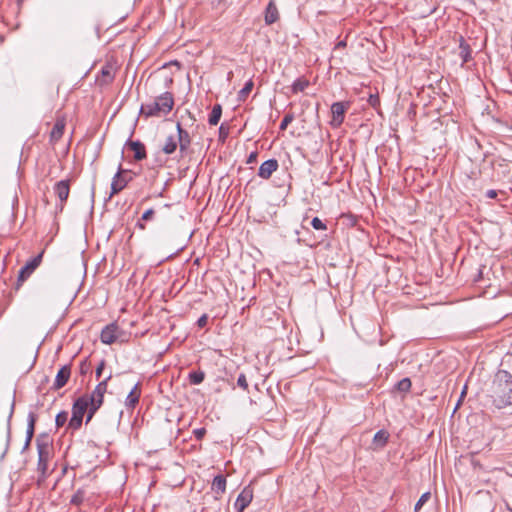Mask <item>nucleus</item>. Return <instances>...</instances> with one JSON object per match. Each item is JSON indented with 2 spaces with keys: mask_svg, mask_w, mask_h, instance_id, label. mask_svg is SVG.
Returning a JSON list of instances; mask_svg holds the SVG:
<instances>
[{
  "mask_svg": "<svg viewBox=\"0 0 512 512\" xmlns=\"http://www.w3.org/2000/svg\"><path fill=\"white\" fill-rule=\"evenodd\" d=\"M411 380L410 378H403L400 381H398L395 385V389L399 392L407 393L411 389Z\"/></svg>",
  "mask_w": 512,
  "mask_h": 512,
  "instance_id": "obj_29",
  "label": "nucleus"
},
{
  "mask_svg": "<svg viewBox=\"0 0 512 512\" xmlns=\"http://www.w3.org/2000/svg\"><path fill=\"white\" fill-rule=\"evenodd\" d=\"M38 463L37 470L45 475L48 469V461L50 457V445L47 438H37Z\"/></svg>",
  "mask_w": 512,
  "mask_h": 512,
  "instance_id": "obj_4",
  "label": "nucleus"
},
{
  "mask_svg": "<svg viewBox=\"0 0 512 512\" xmlns=\"http://www.w3.org/2000/svg\"><path fill=\"white\" fill-rule=\"evenodd\" d=\"M14 401L12 402L11 404V408H10V412H9V416H8V424H7V436H6V442H5V445H4V450L2 451L1 455H0V459H3L8 451V448H9V443H10V439H11V419H12V416H13V413H14Z\"/></svg>",
  "mask_w": 512,
  "mask_h": 512,
  "instance_id": "obj_22",
  "label": "nucleus"
},
{
  "mask_svg": "<svg viewBox=\"0 0 512 512\" xmlns=\"http://www.w3.org/2000/svg\"><path fill=\"white\" fill-rule=\"evenodd\" d=\"M125 147L134 152V159L141 161L147 157L145 145L139 141L127 140Z\"/></svg>",
  "mask_w": 512,
  "mask_h": 512,
  "instance_id": "obj_16",
  "label": "nucleus"
},
{
  "mask_svg": "<svg viewBox=\"0 0 512 512\" xmlns=\"http://www.w3.org/2000/svg\"><path fill=\"white\" fill-rule=\"evenodd\" d=\"M257 157H258V153L256 151L251 152L250 155L247 158L246 163L247 164L255 163L257 161Z\"/></svg>",
  "mask_w": 512,
  "mask_h": 512,
  "instance_id": "obj_43",
  "label": "nucleus"
},
{
  "mask_svg": "<svg viewBox=\"0 0 512 512\" xmlns=\"http://www.w3.org/2000/svg\"><path fill=\"white\" fill-rule=\"evenodd\" d=\"M349 104L344 102H334L331 105L332 120L331 125L335 128L339 127L345 118L346 110Z\"/></svg>",
  "mask_w": 512,
  "mask_h": 512,
  "instance_id": "obj_8",
  "label": "nucleus"
},
{
  "mask_svg": "<svg viewBox=\"0 0 512 512\" xmlns=\"http://www.w3.org/2000/svg\"><path fill=\"white\" fill-rule=\"evenodd\" d=\"M71 376V366L70 365H63L57 372L55 381L53 383L52 389L53 390H59L62 387H64Z\"/></svg>",
  "mask_w": 512,
  "mask_h": 512,
  "instance_id": "obj_14",
  "label": "nucleus"
},
{
  "mask_svg": "<svg viewBox=\"0 0 512 512\" xmlns=\"http://www.w3.org/2000/svg\"><path fill=\"white\" fill-rule=\"evenodd\" d=\"M30 443L27 442V439L25 440L23 450L27 449L29 447Z\"/></svg>",
  "mask_w": 512,
  "mask_h": 512,
  "instance_id": "obj_51",
  "label": "nucleus"
},
{
  "mask_svg": "<svg viewBox=\"0 0 512 512\" xmlns=\"http://www.w3.org/2000/svg\"><path fill=\"white\" fill-rule=\"evenodd\" d=\"M67 421H68V412L67 411H61L56 415L55 424L58 428L64 426L67 423Z\"/></svg>",
  "mask_w": 512,
  "mask_h": 512,
  "instance_id": "obj_32",
  "label": "nucleus"
},
{
  "mask_svg": "<svg viewBox=\"0 0 512 512\" xmlns=\"http://www.w3.org/2000/svg\"><path fill=\"white\" fill-rule=\"evenodd\" d=\"M65 126H66L65 118L58 117L55 121V124H54L51 132H50V142L51 143L54 144L62 138L64 130H65Z\"/></svg>",
  "mask_w": 512,
  "mask_h": 512,
  "instance_id": "obj_18",
  "label": "nucleus"
},
{
  "mask_svg": "<svg viewBox=\"0 0 512 512\" xmlns=\"http://www.w3.org/2000/svg\"><path fill=\"white\" fill-rule=\"evenodd\" d=\"M54 194L58 197L60 202V210H63L70 193V180L64 179L55 183L53 186Z\"/></svg>",
  "mask_w": 512,
  "mask_h": 512,
  "instance_id": "obj_9",
  "label": "nucleus"
},
{
  "mask_svg": "<svg viewBox=\"0 0 512 512\" xmlns=\"http://www.w3.org/2000/svg\"><path fill=\"white\" fill-rule=\"evenodd\" d=\"M486 197L489 198V199H495L498 195L497 191L494 190V189H490L486 192Z\"/></svg>",
  "mask_w": 512,
  "mask_h": 512,
  "instance_id": "obj_45",
  "label": "nucleus"
},
{
  "mask_svg": "<svg viewBox=\"0 0 512 512\" xmlns=\"http://www.w3.org/2000/svg\"><path fill=\"white\" fill-rule=\"evenodd\" d=\"M205 379V373L202 370L191 371L188 374V380L192 385H199Z\"/></svg>",
  "mask_w": 512,
  "mask_h": 512,
  "instance_id": "obj_26",
  "label": "nucleus"
},
{
  "mask_svg": "<svg viewBox=\"0 0 512 512\" xmlns=\"http://www.w3.org/2000/svg\"><path fill=\"white\" fill-rule=\"evenodd\" d=\"M278 167L279 164L276 159L273 158L266 160L260 165L258 170V176L261 177L262 179L267 180L272 176V174L275 171H277Z\"/></svg>",
  "mask_w": 512,
  "mask_h": 512,
  "instance_id": "obj_15",
  "label": "nucleus"
},
{
  "mask_svg": "<svg viewBox=\"0 0 512 512\" xmlns=\"http://www.w3.org/2000/svg\"><path fill=\"white\" fill-rule=\"evenodd\" d=\"M253 86H254L253 80L252 79L248 80L245 83L244 87L239 91L238 100L244 101L248 97L250 92L252 91Z\"/></svg>",
  "mask_w": 512,
  "mask_h": 512,
  "instance_id": "obj_28",
  "label": "nucleus"
},
{
  "mask_svg": "<svg viewBox=\"0 0 512 512\" xmlns=\"http://www.w3.org/2000/svg\"><path fill=\"white\" fill-rule=\"evenodd\" d=\"M127 170H123L121 165L118 168V171L114 175L112 182H111V192L109 198L114 196L115 194H118L121 192L128 184L129 180H127L123 173H126Z\"/></svg>",
  "mask_w": 512,
  "mask_h": 512,
  "instance_id": "obj_10",
  "label": "nucleus"
},
{
  "mask_svg": "<svg viewBox=\"0 0 512 512\" xmlns=\"http://www.w3.org/2000/svg\"><path fill=\"white\" fill-rule=\"evenodd\" d=\"M177 147V139L175 138L174 135H170L166 138L165 143L162 147V151L167 155H171L177 150Z\"/></svg>",
  "mask_w": 512,
  "mask_h": 512,
  "instance_id": "obj_23",
  "label": "nucleus"
},
{
  "mask_svg": "<svg viewBox=\"0 0 512 512\" xmlns=\"http://www.w3.org/2000/svg\"><path fill=\"white\" fill-rule=\"evenodd\" d=\"M88 370H89V365H88L87 361L86 360L82 361L80 364V373L82 375H84L87 373Z\"/></svg>",
  "mask_w": 512,
  "mask_h": 512,
  "instance_id": "obj_44",
  "label": "nucleus"
},
{
  "mask_svg": "<svg viewBox=\"0 0 512 512\" xmlns=\"http://www.w3.org/2000/svg\"><path fill=\"white\" fill-rule=\"evenodd\" d=\"M368 102L374 108L377 107L378 105H380V99H379L378 94H371L368 99Z\"/></svg>",
  "mask_w": 512,
  "mask_h": 512,
  "instance_id": "obj_39",
  "label": "nucleus"
},
{
  "mask_svg": "<svg viewBox=\"0 0 512 512\" xmlns=\"http://www.w3.org/2000/svg\"><path fill=\"white\" fill-rule=\"evenodd\" d=\"M279 10L276 6V3L274 0H271L268 5L266 6V9L264 11V20L267 25H271L278 21L279 19Z\"/></svg>",
  "mask_w": 512,
  "mask_h": 512,
  "instance_id": "obj_19",
  "label": "nucleus"
},
{
  "mask_svg": "<svg viewBox=\"0 0 512 512\" xmlns=\"http://www.w3.org/2000/svg\"><path fill=\"white\" fill-rule=\"evenodd\" d=\"M173 106V95L170 92H164L153 101L142 104L140 112L146 117H161L167 115Z\"/></svg>",
  "mask_w": 512,
  "mask_h": 512,
  "instance_id": "obj_2",
  "label": "nucleus"
},
{
  "mask_svg": "<svg viewBox=\"0 0 512 512\" xmlns=\"http://www.w3.org/2000/svg\"><path fill=\"white\" fill-rule=\"evenodd\" d=\"M212 490L217 495H222L226 491V478L222 474H218L214 477L212 482Z\"/></svg>",
  "mask_w": 512,
  "mask_h": 512,
  "instance_id": "obj_21",
  "label": "nucleus"
},
{
  "mask_svg": "<svg viewBox=\"0 0 512 512\" xmlns=\"http://www.w3.org/2000/svg\"><path fill=\"white\" fill-rule=\"evenodd\" d=\"M388 439H389V433L386 430L381 429L375 433V435L373 437V443L377 447L383 448L387 444Z\"/></svg>",
  "mask_w": 512,
  "mask_h": 512,
  "instance_id": "obj_24",
  "label": "nucleus"
},
{
  "mask_svg": "<svg viewBox=\"0 0 512 512\" xmlns=\"http://www.w3.org/2000/svg\"><path fill=\"white\" fill-rule=\"evenodd\" d=\"M206 429L204 427L197 428L193 430V434L197 440H202L206 435Z\"/></svg>",
  "mask_w": 512,
  "mask_h": 512,
  "instance_id": "obj_38",
  "label": "nucleus"
},
{
  "mask_svg": "<svg viewBox=\"0 0 512 512\" xmlns=\"http://www.w3.org/2000/svg\"><path fill=\"white\" fill-rule=\"evenodd\" d=\"M85 498V491L82 489H78L74 495L71 497L70 504L79 506L83 503Z\"/></svg>",
  "mask_w": 512,
  "mask_h": 512,
  "instance_id": "obj_31",
  "label": "nucleus"
},
{
  "mask_svg": "<svg viewBox=\"0 0 512 512\" xmlns=\"http://www.w3.org/2000/svg\"><path fill=\"white\" fill-rule=\"evenodd\" d=\"M430 492L423 493L414 506V511L419 512L422 506L430 499Z\"/></svg>",
  "mask_w": 512,
  "mask_h": 512,
  "instance_id": "obj_33",
  "label": "nucleus"
},
{
  "mask_svg": "<svg viewBox=\"0 0 512 512\" xmlns=\"http://www.w3.org/2000/svg\"><path fill=\"white\" fill-rule=\"evenodd\" d=\"M311 225L315 230H326L327 225L318 217H314L311 221Z\"/></svg>",
  "mask_w": 512,
  "mask_h": 512,
  "instance_id": "obj_34",
  "label": "nucleus"
},
{
  "mask_svg": "<svg viewBox=\"0 0 512 512\" xmlns=\"http://www.w3.org/2000/svg\"><path fill=\"white\" fill-rule=\"evenodd\" d=\"M309 84L310 83L307 79L298 78L293 82L291 90L294 94H297L299 92H303L309 86Z\"/></svg>",
  "mask_w": 512,
  "mask_h": 512,
  "instance_id": "obj_27",
  "label": "nucleus"
},
{
  "mask_svg": "<svg viewBox=\"0 0 512 512\" xmlns=\"http://www.w3.org/2000/svg\"><path fill=\"white\" fill-rule=\"evenodd\" d=\"M208 323V315L203 314L199 319L197 320V326L199 328H204Z\"/></svg>",
  "mask_w": 512,
  "mask_h": 512,
  "instance_id": "obj_42",
  "label": "nucleus"
},
{
  "mask_svg": "<svg viewBox=\"0 0 512 512\" xmlns=\"http://www.w3.org/2000/svg\"><path fill=\"white\" fill-rule=\"evenodd\" d=\"M35 431L26 430V439L28 443H31V440L34 436Z\"/></svg>",
  "mask_w": 512,
  "mask_h": 512,
  "instance_id": "obj_46",
  "label": "nucleus"
},
{
  "mask_svg": "<svg viewBox=\"0 0 512 512\" xmlns=\"http://www.w3.org/2000/svg\"><path fill=\"white\" fill-rule=\"evenodd\" d=\"M88 409V402L86 398L78 397L72 405V416L67 423L66 430L74 433L78 431L83 422V417Z\"/></svg>",
  "mask_w": 512,
  "mask_h": 512,
  "instance_id": "obj_3",
  "label": "nucleus"
},
{
  "mask_svg": "<svg viewBox=\"0 0 512 512\" xmlns=\"http://www.w3.org/2000/svg\"><path fill=\"white\" fill-rule=\"evenodd\" d=\"M177 129V142L179 145V152L181 156L185 155L190 144H191V137L187 130H185L180 122H177L176 124Z\"/></svg>",
  "mask_w": 512,
  "mask_h": 512,
  "instance_id": "obj_12",
  "label": "nucleus"
},
{
  "mask_svg": "<svg viewBox=\"0 0 512 512\" xmlns=\"http://www.w3.org/2000/svg\"><path fill=\"white\" fill-rule=\"evenodd\" d=\"M155 214V211L153 208H150L148 210H146L143 214H142V217H141V220L142 221H148V220H151L153 218Z\"/></svg>",
  "mask_w": 512,
  "mask_h": 512,
  "instance_id": "obj_41",
  "label": "nucleus"
},
{
  "mask_svg": "<svg viewBox=\"0 0 512 512\" xmlns=\"http://www.w3.org/2000/svg\"><path fill=\"white\" fill-rule=\"evenodd\" d=\"M88 402V409L86 411L87 415H86V421L85 423L88 424L93 416L95 415V413L98 411V409L101 407V405H98L96 403H92V402Z\"/></svg>",
  "mask_w": 512,
  "mask_h": 512,
  "instance_id": "obj_30",
  "label": "nucleus"
},
{
  "mask_svg": "<svg viewBox=\"0 0 512 512\" xmlns=\"http://www.w3.org/2000/svg\"><path fill=\"white\" fill-rule=\"evenodd\" d=\"M44 251H41L38 255L30 259L25 266H23L18 274L16 289L18 290L24 281L38 268L42 262Z\"/></svg>",
  "mask_w": 512,
  "mask_h": 512,
  "instance_id": "obj_5",
  "label": "nucleus"
},
{
  "mask_svg": "<svg viewBox=\"0 0 512 512\" xmlns=\"http://www.w3.org/2000/svg\"><path fill=\"white\" fill-rule=\"evenodd\" d=\"M253 499V489L250 486L244 487V489L238 495L234 507L237 512H244V510L249 506Z\"/></svg>",
  "mask_w": 512,
  "mask_h": 512,
  "instance_id": "obj_11",
  "label": "nucleus"
},
{
  "mask_svg": "<svg viewBox=\"0 0 512 512\" xmlns=\"http://www.w3.org/2000/svg\"><path fill=\"white\" fill-rule=\"evenodd\" d=\"M141 397V384L140 382L136 383L134 387L131 389L129 394L125 399V407L128 410H134L137 404L139 403Z\"/></svg>",
  "mask_w": 512,
  "mask_h": 512,
  "instance_id": "obj_17",
  "label": "nucleus"
},
{
  "mask_svg": "<svg viewBox=\"0 0 512 512\" xmlns=\"http://www.w3.org/2000/svg\"><path fill=\"white\" fill-rule=\"evenodd\" d=\"M222 130H223V127L221 126V127L219 128V131H220V133H221V134H224V131H222Z\"/></svg>",
  "mask_w": 512,
  "mask_h": 512,
  "instance_id": "obj_52",
  "label": "nucleus"
},
{
  "mask_svg": "<svg viewBox=\"0 0 512 512\" xmlns=\"http://www.w3.org/2000/svg\"><path fill=\"white\" fill-rule=\"evenodd\" d=\"M120 336V329L116 323L105 326L100 334L101 342L104 344L114 343Z\"/></svg>",
  "mask_w": 512,
  "mask_h": 512,
  "instance_id": "obj_13",
  "label": "nucleus"
},
{
  "mask_svg": "<svg viewBox=\"0 0 512 512\" xmlns=\"http://www.w3.org/2000/svg\"><path fill=\"white\" fill-rule=\"evenodd\" d=\"M105 364H106L105 360H104V359H102V360L99 362L98 366L96 367L95 375H96V378H97V379H99V378L101 377L102 372H103V370H104V368H105Z\"/></svg>",
  "mask_w": 512,
  "mask_h": 512,
  "instance_id": "obj_40",
  "label": "nucleus"
},
{
  "mask_svg": "<svg viewBox=\"0 0 512 512\" xmlns=\"http://www.w3.org/2000/svg\"><path fill=\"white\" fill-rule=\"evenodd\" d=\"M222 115V106L220 104H215L212 108V111L208 118V123L211 126H215L219 123Z\"/></svg>",
  "mask_w": 512,
  "mask_h": 512,
  "instance_id": "obj_25",
  "label": "nucleus"
},
{
  "mask_svg": "<svg viewBox=\"0 0 512 512\" xmlns=\"http://www.w3.org/2000/svg\"><path fill=\"white\" fill-rule=\"evenodd\" d=\"M112 378V375L110 374L108 377H106L104 380L100 381L92 393L90 395H83L82 398H86L87 401L96 403L98 405L103 404L104 401V395L107 392L108 387V381Z\"/></svg>",
  "mask_w": 512,
  "mask_h": 512,
  "instance_id": "obj_6",
  "label": "nucleus"
},
{
  "mask_svg": "<svg viewBox=\"0 0 512 512\" xmlns=\"http://www.w3.org/2000/svg\"><path fill=\"white\" fill-rule=\"evenodd\" d=\"M489 398L498 410L512 406V374L510 372L500 370L496 374Z\"/></svg>",
  "mask_w": 512,
  "mask_h": 512,
  "instance_id": "obj_1",
  "label": "nucleus"
},
{
  "mask_svg": "<svg viewBox=\"0 0 512 512\" xmlns=\"http://www.w3.org/2000/svg\"><path fill=\"white\" fill-rule=\"evenodd\" d=\"M459 56L462 59V66L466 63H468L472 59V50L470 48V45L466 43L464 38L461 36L459 39Z\"/></svg>",
  "mask_w": 512,
  "mask_h": 512,
  "instance_id": "obj_20",
  "label": "nucleus"
},
{
  "mask_svg": "<svg viewBox=\"0 0 512 512\" xmlns=\"http://www.w3.org/2000/svg\"><path fill=\"white\" fill-rule=\"evenodd\" d=\"M482 278V269L479 270L477 278H475V281H479Z\"/></svg>",
  "mask_w": 512,
  "mask_h": 512,
  "instance_id": "obj_50",
  "label": "nucleus"
},
{
  "mask_svg": "<svg viewBox=\"0 0 512 512\" xmlns=\"http://www.w3.org/2000/svg\"><path fill=\"white\" fill-rule=\"evenodd\" d=\"M137 227H139L141 230H145V224L142 222V220L140 219L137 224H136Z\"/></svg>",
  "mask_w": 512,
  "mask_h": 512,
  "instance_id": "obj_49",
  "label": "nucleus"
},
{
  "mask_svg": "<svg viewBox=\"0 0 512 512\" xmlns=\"http://www.w3.org/2000/svg\"><path fill=\"white\" fill-rule=\"evenodd\" d=\"M222 130H223V127L221 126V127L219 128V131H220V133H221V134H224V131H222Z\"/></svg>",
  "mask_w": 512,
  "mask_h": 512,
  "instance_id": "obj_53",
  "label": "nucleus"
},
{
  "mask_svg": "<svg viewBox=\"0 0 512 512\" xmlns=\"http://www.w3.org/2000/svg\"><path fill=\"white\" fill-rule=\"evenodd\" d=\"M116 73L115 63L107 61L100 70V75L97 76L96 82L100 86H106L113 82Z\"/></svg>",
  "mask_w": 512,
  "mask_h": 512,
  "instance_id": "obj_7",
  "label": "nucleus"
},
{
  "mask_svg": "<svg viewBox=\"0 0 512 512\" xmlns=\"http://www.w3.org/2000/svg\"><path fill=\"white\" fill-rule=\"evenodd\" d=\"M293 119H294V115L292 113H287L283 117V119L280 123V126H279L280 130H282V131L285 130L287 128V126L293 121Z\"/></svg>",
  "mask_w": 512,
  "mask_h": 512,
  "instance_id": "obj_36",
  "label": "nucleus"
},
{
  "mask_svg": "<svg viewBox=\"0 0 512 512\" xmlns=\"http://www.w3.org/2000/svg\"><path fill=\"white\" fill-rule=\"evenodd\" d=\"M237 385L244 390H248V382L244 373L238 376Z\"/></svg>",
  "mask_w": 512,
  "mask_h": 512,
  "instance_id": "obj_37",
  "label": "nucleus"
},
{
  "mask_svg": "<svg viewBox=\"0 0 512 512\" xmlns=\"http://www.w3.org/2000/svg\"><path fill=\"white\" fill-rule=\"evenodd\" d=\"M347 45L346 40H341L335 45V49L345 48Z\"/></svg>",
  "mask_w": 512,
  "mask_h": 512,
  "instance_id": "obj_47",
  "label": "nucleus"
},
{
  "mask_svg": "<svg viewBox=\"0 0 512 512\" xmlns=\"http://www.w3.org/2000/svg\"><path fill=\"white\" fill-rule=\"evenodd\" d=\"M466 391H467V386H464V388H463V390L461 392V395H460V399H459V401H458V403L456 405V408L460 405L461 400L465 397Z\"/></svg>",
  "mask_w": 512,
  "mask_h": 512,
  "instance_id": "obj_48",
  "label": "nucleus"
},
{
  "mask_svg": "<svg viewBox=\"0 0 512 512\" xmlns=\"http://www.w3.org/2000/svg\"><path fill=\"white\" fill-rule=\"evenodd\" d=\"M27 430L35 431V424L37 421V415L34 412H30L27 418Z\"/></svg>",
  "mask_w": 512,
  "mask_h": 512,
  "instance_id": "obj_35",
  "label": "nucleus"
}]
</instances>
